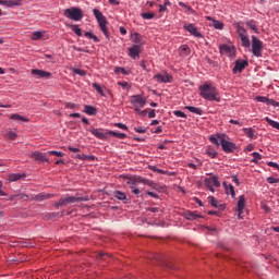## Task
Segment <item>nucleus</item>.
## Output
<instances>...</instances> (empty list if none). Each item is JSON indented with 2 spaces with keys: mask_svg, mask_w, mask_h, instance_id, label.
Returning <instances> with one entry per match:
<instances>
[{
  "mask_svg": "<svg viewBox=\"0 0 279 279\" xmlns=\"http://www.w3.org/2000/svg\"><path fill=\"white\" fill-rule=\"evenodd\" d=\"M222 186L225 187L227 195H231L232 199H234V197H236V192L234 191V186L232 184H228V183L223 182Z\"/></svg>",
  "mask_w": 279,
  "mask_h": 279,
  "instance_id": "412c9836",
  "label": "nucleus"
},
{
  "mask_svg": "<svg viewBox=\"0 0 279 279\" xmlns=\"http://www.w3.org/2000/svg\"><path fill=\"white\" fill-rule=\"evenodd\" d=\"M118 86H121L122 88H130V84H128V82H118Z\"/></svg>",
  "mask_w": 279,
  "mask_h": 279,
  "instance_id": "0e129e2a",
  "label": "nucleus"
},
{
  "mask_svg": "<svg viewBox=\"0 0 279 279\" xmlns=\"http://www.w3.org/2000/svg\"><path fill=\"white\" fill-rule=\"evenodd\" d=\"M68 149L70 151H72L73 154H80V148L73 147V146H69Z\"/></svg>",
  "mask_w": 279,
  "mask_h": 279,
  "instance_id": "e2e57ef3",
  "label": "nucleus"
},
{
  "mask_svg": "<svg viewBox=\"0 0 279 279\" xmlns=\"http://www.w3.org/2000/svg\"><path fill=\"white\" fill-rule=\"evenodd\" d=\"M148 118H149V119H156V110H155V109H151V110L148 112Z\"/></svg>",
  "mask_w": 279,
  "mask_h": 279,
  "instance_id": "69168bd1",
  "label": "nucleus"
},
{
  "mask_svg": "<svg viewBox=\"0 0 279 279\" xmlns=\"http://www.w3.org/2000/svg\"><path fill=\"white\" fill-rule=\"evenodd\" d=\"M31 158H34L36 162H49V157H47V155L41 151L33 153Z\"/></svg>",
  "mask_w": 279,
  "mask_h": 279,
  "instance_id": "f3484780",
  "label": "nucleus"
},
{
  "mask_svg": "<svg viewBox=\"0 0 279 279\" xmlns=\"http://www.w3.org/2000/svg\"><path fill=\"white\" fill-rule=\"evenodd\" d=\"M131 40L132 43H135V45H140L141 40H143V37L138 33L131 34Z\"/></svg>",
  "mask_w": 279,
  "mask_h": 279,
  "instance_id": "473e14b6",
  "label": "nucleus"
},
{
  "mask_svg": "<svg viewBox=\"0 0 279 279\" xmlns=\"http://www.w3.org/2000/svg\"><path fill=\"white\" fill-rule=\"evenodd\" d=\"M66 27L72 29L74 34H76L78 37L82 36V28H80V25L77 24H68Z\"/></svg>",
  "mask_w": 279,
  "mask_h": 279,
  "instance_id": "c85d7f7f",
  "label": "nucleus"
},
{
  "mask_svg": "<svg viewBox=\"0 0 279 279\" xmlns=\"http://www.w3.org/2000/svg\"><path fill=\"white\" fill-rule=\"evenodd\" d=\"M206 21H210L211 22V27H214L215 29H223L225 25L222 22H220L219 20H215L211 16H206Z\"/></svg>",
  "mask_w": 279,
  "mask_h": 279,
  "instance_id": "6ab92c4d",
  "label": "nucleus"
},
{
  "mask_svg": "<svg viewBox=\"0 0 279 279\" xmlns=\"http://www.w3.org/2000/svg\"><path fill=\"white\" fill-rule=\"evenodd\" d=\"M48 154L49 156H57L58 158H62V156H64V153L58 150H50Z\"/></svg>",
  "mask_w": 279,
  "mask_h": 279,
  "instance_id": "09e8293b",
  "label": "nucleus"
},
{
  "mask_svg": "<svg viewBox=\"0 0 279 279\" xmlns=\"http://www.w3.org/2000/svg\"><path fill=\"white\" fill-rule=\"evenodd\" d=\"M248 64L247 60H236L233 68V74L236 75V73H243V70L248 66Z\"/></svg>",
  "mask_w": 279,
  "mask_h": 279,
  "instance_id": "4468645a",
  "label": "nucleus"
},
{
  "mask_svg": "<svg viewBox=\"0 0 279 279\" xmlns=\"http://www.w3.org/2000/svg\"><path fill=\"white\" fill-rule=\"evenodd\" d=\"M219 49L220 53H230L232 51V48L228 45H220Z\"/></svg>",
  "mask_w": 279,
  "mask_h": 279,
  "instance_id": "37998d69",
  "label": "nucleus"
},
{
  "mask_svg": "<svg viewBox=\"0 0 279 279\" xmlns=\"http://www.w3.org/2000/svg\"><path fill=\"white\" fill-rule=\"evenodd\" d=\"M199 95L206 101H221V96L213 83L207 82L199 86Z\"/></svg>",
  "mask_w": 279,
  "mask_h": 279,
  "instance_id": "f03ea898",
  "label": "nucleus"
},
{
  "mask_svg": "<svg viewBox=\"0 0 279 279\" xmlns=\"http://www.w3.org/2000/svg\"><path fill=\"white\" fill-rule=\"evenodd\" d=\"M46 33V31H35L31 36V40H40Z\"/></svg>",
  "mask_w": 279,
  "mask_h": 279,
  "instance_id": "bb28decb",
  "label": "nucleus"
},
{
  "mask_svg": "<svg viewBox=\"0 0 279 279\" xmlns=\"http://www.w3.org/2000/svg\"><path fill=\"white\" fill-rule=\"evenodd\" d=\"M184 29L191 34V36H194V38H204V35L197 29V26L195 24H185Z\"/></svg>",
  "mask_w": 279,
  "mask_h": 279,
  "instance_id": "f8f14e48",
  "label": "nucleus"
},
{
  "mask_svg": "<svg viewBox=\"0 0 279 279\" xmlns=\"http://www.w3.org/2000/svg\"><path fill=\"white\" fill-rule=\"evenodd\" d=\"M85 37H86V38H89L90 40H94V43H99V37L93 35V33H90V32H86V33H85Z\"/></svg>",
  "mask_w": 279,
  "mask_h": 279,
  "instance_id": "49530a36",
  "label": "nucleus"
},
{
  "mask_svg": "<svg viewBox=\"0 0 279 279\" xmlns=\"http://www.w3.org/2000/svg\"><path fill=\"white\" fill-rule=\"evenodd\" d=\"M206 154L208 155L209 158H216L219 155V153H217V150L213 147H207Z\"/></svg>",
  "mask_w": 279,
  "mask_h": 279,
  "instance_id": "f704fd0d",
  "label": "nucleus"
},
{
  "mask_svg": "<svg viewBox=\"0 0 279 279\" xmlns=\"http://www.w3.org/2000/svg\"><path fill=\"white\" fill-rule=\"evenodd\" d=\"M153 134H160L162 133V126H157L155 130H151Z\"/></svg>",
  "mask_w": 279,
  "mask_h": 279,
  "instance_id": "338daca9",
  "label": "nucleus"
},
{
  "mask_svg": "<svg viewBox=\"0 0 279 279\" xmlns=\"http://www.w3.org/2000/svg\"><path fill=\"white\" fill-rule=\"evenodd\" d=\"M31 73L40 80H49V77H51V72H47L45 70L33 69Z\"/></svg>",
  "mask_w": 279,
  "mask_h": 279,
  "instance_id": "dca6fc26",
  "label": "nucleus"
},
{
  "mask_svg": "<svg viewBox=\"0 0 279 279\" xmlns=\"http://www.w3.org/2000/svg\"><path fill=\"white\" fill-rule=\"evenodd\" d=\"M179 51L184 53V56H189V53H191V48L187 45H182L180 46Z\"/></svg>",
  "mask_w": 279,
  "mask_h": 279,
  "instance_id": "a19ab883",
  "label": "nucleus"
},
{
  "mask_svg": "<svg viewBox=\"0 0 279 279\" xmlns=\"http://www.w3.org/2000/svg\"><path fill=\"white\" fill-rule=\"evenodd\" d=\"M142 49L140 45H133L131 48H129V56L132 58V60H138L141 58Z\"/></svg>",
  "mask_w": 279,
  "mask_h": 279,
  "instance_id": "ddd939ff",
  "label": "nucleus"
},
{
  "mask_svg": "<svg viewBox=\"0 0 279 279\" xmlns=\"http://www.w3.org/2000/svg\"><path fill=\"white\" fill-rule=\"evenodd\" d=\"M185 110H189V112H192L193 114H198L199 117L204 114V110H202V108H196L193 106H185Z\"/></svg>",
  "mask_w": 279,
  "mask_h": 279,
  "instance_id": "393cba45",
  "label": "nucleus"
},
{
  "mask_svg": "<svg viewBox=\"0 0 279 279\" xmlns=\"http://www.w3.org/2000/svg\"><path fill=\"white\" fill-rule=\"evenodd\" d=\"M268 106H274V108H279V102L268 98Z\"/></svg>",
  "mask_w": 279,
  "mask_h": 279,
  "instance_id": "4d7b16f0",
  "label": "nucleus"
},
{
  "mask_svg": "<svg viewBox=\"0 0 279 279\" xmlns=\"http://www.w3.org/2000/svg\"><path fill=\"white\" fill-rule=\"evenodd\" d=\"M93 88H95V90H97V93L101 97H106V94H104V89L101 88V85H99L98 83H93Z\"/></svg>",
  "mask_w": 279,
  "mask_h": 279,
  "instance_id": "ea45409f",
  "label": "nucleus"
},
{
  "mask_svg": "<svg viewBox=\"0 0 279 279\" xmlns=\"http://www.w3.org/2000/svg\"><path fill=\"white\" fill-rule=\"evenodd\" d=\"M86 157H87V155H84V154H77L76 156H75V158L77 159V160H86Z\"/></svg>",
  "mask_w": 279,
  "mask_h": 279,
  "instance_id": "680f3d73",
  "label": "nucleus"
},
{
  "mask_svg": "<svg viewBox=\"0 0 279 279\" xmlns=\"http://www.w3.org/2000/svg\"><path fill=\"white\" fill-rule=\"evenodd\" d=\"M114 125H116V128H119V130H128V125H125V124H123L121 122L116 123Z\"/></svg>",
  "mask_w": 279,
  "mask_h": 279,
  "instance_id": "052dcab7",
  "label": "nucleus"
},
{
  "mask_svg": "<svg viewBox=\"0 0 279 279\" xmlns=\"http://www.w3.org/2000/svg\"><path fill=\"white\" fill-rule=\"evenodd\" d=\"M141 16H142V19L149 21V20L154 19V16H156V14H154L153 12H148V13H142Z\"/></svg>",
  "mask_w": 279,
  "mask_h": 279,
  "instance_id": "de8ad7c7",
  "label": "nucleus"
},
{
  "mask_svg": "<svg viewBox=\"0 0 279 279\" xmlns=\"http://www.w3.org/2000/svg\"><path fill=\"white\" fill-rule=\"evenodd\" d=\"M236 34L240 37V40L242 43V47H244L245 49H248L251 43H250V37L247 36V31L245 29V27L241 26V24H236Z\"/></svg>",
  "mask_w": 279,
  "mask_h": 279,
  "instance_id": "423d86ee",
  "label": "nucleus"
},
{
  "mask_svg": "<svg viewBox=\"0 0 279 279\" xmlns=\"http://www.w3.org/2000/svg\"><path fill=\"white\" fill-rule=\"evenodd\" d=\"M198 217H202V216L197 215L195 213H192V211H186L185 213V219H187L190 221H195V219H198Z\"/></svg>",
  "mask_w": 279,
  "mask_h": 279,
  "instance_id": "72a5a7b5",
  "label": "nucleus"
},
{
  "mask_svg": "<svg viewBox=\"0 0 279 279\" xmlns=\"http://www.w3.org/2000/svg\"><path fill=\"white\" fill-rule=\"evenodd\" d=\"M145 182H147V180L143 179V177H126V184L131 185V191L134 193V195H141V190H138L136 185L145 184Z\"/></svg>",
  "mask_w": 279,
  "mask_h": 279,
  "instance_id": "39448f33",
  "label": "nucleus"
},
{
  "mask_svg": "<svg viewBox=\"0 0 279 279\" xmlns=\"http://www.w3.org/2000/svg\"><path fill=\"white\" fill-rule=\"evenodd\" d=\"M180 8H184L185 12L187 14H197V12L195 10H193V8H191V5L184 3V2H179Z\"/></svg>",
  "mask_w": 279,
  "mask_h": 279,
  "instance_id": "7c9ffc66",
  "label": "nucleus"
},
{
  "mask_svg": "<svg viewBox=\"0 0 279 279\" xmlns=\"http://www.w3.org/2000/svg\"><path fill=\"white\" fill-rule=\"evenodd\" d=\"M11 121H23L24 123H28L29 119L19 114V113H13L10 116Z\"/></svg>",
  "mask_w": 279,
  "mask_h": 279,
  "instance_id": "a878e982",
  "label": "nucleus"
},
{
  "mask_svg": "<svg viewBox=\"0 0 279 279\" xmlns=\"http://www.w3.org/2000/svg\"><path fill=\"white\" fill-rule=\"evenodd\" d=\"M210 143L219 147L221 145L225 154H234L236 151V144L230 141V136L226 133H217L216 135L209 136Z\"/></svg>",
  "mask_w": 279,
  "mask_h": 279,
  "instance_id": "f257e3e1",
  "label": "nucleus"
},
{
  "mask_svg": "<svg viewBox=\"0 0 279 279\" xmlns=\"http://www.w3.org/2000/svg\"><path fill=\"white\" fill-rule=\"evenodd\" d=\"M208 202L214 208H217V198L215 196H208Z\"/></svg>",
  "mask_w": 279,
  "mask_h": 279,
  "instance_id": "3c124183",
  "label": "nucleus"
},
{
  "mask_svg": "<svg viewBox=\"0 0 279 279\" xmlns=\"http://www.w3.org/2000/svg\"><path fill=\"white\" fill-rule=\"evenodd\" d=\"M265 121L268 123V125H270L275 130H279V122L278 121H274L269 117H266Z\"/></svg>",
  "mask_w": 279,
  "mask_h": 279,
  "instance_id": "c9c22d12",
  "label": "nucleus"
},
{
  "mask_svg": "<svg viewBox=\"0 0 279 279\" xmlns=\"http://www.w3.org/2000/svg\"><path fill=\"white\" fill-rule=\"evenodd\" d=\"M253 159L251 160V162H254L255 165L258 162V160L263 159V156L259 155L257 151L252 153Z\"/></svg>",
  "mask_w": 279,
  "mask_h": 279,
  "instance_id": "c03bdc74",
  "label": "nucleus"
},
{
  "mask_svg": "<svg viewBox=\"0 0 279 279\" xmlns=\"http://www.w3.org/2000/svg\"><path fill=\"white\" fill-rule=\"evenodd\" d=\"M26 178L25 173H11L7 177L8 182H19V180H23Z\"/></svg>",
  "mask_w": 279,
  "mask_h": 279,
  "instance_id": "aec40b11",
  "label": "nucleus"
},
{
  "mask_svg": "<svg viewBox=\"0 0 279 279\" xmlns=\"http://www.w3.org/2000/svg\"><path fill=\"white\" fill-rule=\"evenodd\" d=\"M83 112H85V114H88L89 117H95V114H97V108H95L90 105H86L84 107Z\"/></svg>",
  "mask_w": 279,
  "mask_h": 279,
  "instance_id": "5701e85b",
  "label": "nucleus"
},
{
  "mask_svg": "<svg viewBox=\"0 0 279 279\" xmlns=\"http://www.w3.org/2000/svg\"><path fill=\"white\" fill-rule=\"evenodd\" d=\"M145 104H147V98L141 95H135L131 97V105L133 106L135 111L145 108Z\"/></svg>",
  "mask_w": 279,
  "mask_h": 279,
  "instance_id": "6e6552de",
  "label": "nucleus"
},
{
  "mask_svg": "<svg viewBox=\"0 0 279 279\" xmlns=\"http://www.w3.org/2000/svg\"><path fill=\"white\" fill-rule=\"evenodd\" d=\"M63 14L65 19H69L70 21L80 22L82 21V19H84V12L82 11V9L76 7L65 9L63 11Z\"/></svg>",
  "mask_w": 279,
  "mask_h": 279,
  "instance_id": "20e7f679",
  "label": "nucleus"
},
{
  "mask_svg": "<svg viewBox=\"0 0 279 279\" xmlns=\"http://www.w3.org/2000/svg\"><path fill=\"white\" fill-rule=\"evenodd\" d=\"M134 131L137 132V134H145V132H147V129L143 126H135Z\"/></svg>",
  "mask_w": 279,
  "mask_h": 279,
  "instance_id": "864d4df0",
  "label": "nucleus"
},
{
  "mask_svg": "<svg viewBox=\"0 0 279 279\" xmlns=\"http://www.w3.org/2000/svg\"><path fill=\"white\" fill-rule=\"evenodd\" d=\"M267 165H268V167H272L274 169H278V171H279V165L277 162L268 161Z\"/></svg>",
  "mask_w": 279,
  "mask_h": 279,
  "instance_id": "13d9d810",
  "label": "nucleus"
},
{
  "mask_svg": "<svg viewBox=\"0 0 279 279\" xmlns=\"http://www.w3.org/2000/svg\"><path fill=\"white\" fill-rule=\"evenodd\" d=\"M90 132H92V134L94 136H96V138H99L100 141L106 140V135H105V133L101 132V130H99V129H92Z\"/></svg>",
  "mask_w": 279,
  "mask_h": 279,
  "instance_id": "cd10ccee",
  "label": "nucleus"
},
{
  "mask_svg": "<svg viewBox=\"0 0 279 279\" xmlns=\"http://www.w3.org/2000/svg\"><path fill=\"white\" fill-rule=\"evenodd\" d=\"M242 130L245 136H247V138H251V141H254L256 138V131L253 128H244Z\"/></svg>",
  "mask_w": 279,
  "mask_h": 279,
  "instance_id": "4be33fe9",
  "label": "nucleus"
},
{
  "mask_svg": "<svg viewBox=\"0 0 279 279\" xmlns=\"http://www.w3.org/2000/svg\"><path fill=\"white\" fill-rule=\"evenodd\" d=\"M252 53L255 58H263V41L256 36H252Z\"/></svg>",
  "mask_w": 279,
  "mask_h": 279,
  "instance_id": "0eeeda50",
  "label": "nucleus"
},
{
  "mask_svg": "<svg viewBox=\"0 0 279 279\" xmlns=\"http://www.w3.org/2000/svg\"><path fill=\"white\" fill-rule=\"evenodd\" d=\"M107 134H109V136H114L116 138H120L121 141H123V138H128V135L125 133L109 131L107 132Z\"/></svg>",
  "mask_w": 279,
  "mask_h": 279,
  "instance_id": "2f4dec72",
  "label": "nucleus"
},
{
  "mask_svg": "<svg viewBox=\"0 0 279 279\" xmlns=\"http://www.w3.org/2000/svg\"><path fill=\"white\" fill-rule=\"evenodd\" d=\"M135 112H137V114H138L140 117H147V110L138 109V110H136Z\"/></svg>",
  "mask_w": 279,
  "mask_h": 279,
  "instance_id": "bf43d9fd",
  "label": "nucleus"
},
{
  "mask_svg": "<svg viewBox=\"0 0 279 279\" xmlns=\"http://www.w3.org/2000/svg\"><path fill=\"white\" fill-rule=\"evenodd\" d=\"M255 101H259L260 104H266L268 106L269 98L266 96H256Z\"/></svg>",
  "mask_w": 279,
  "mask_h": 279,
  "instance_id": "79ce46f5",
  "label": "nucleus"
},
{
  "mask_svg": "<svg viewBox=\"0 0 279 279\" xmlns=\"http://www.w3.org/2000/svg\"><path fill=\"white\" fill-rule=\"evenodd\" d=\"M114 197H116L117 199H120L121 202L128 199V195H125V193L119 192V191H116V192H114Z\"/></svg>",
  "mask_w": 279,
  "mask_h": 279,
  "instance_id": "4c0bfd02",
  "label": "nucleus"
},
{
  "mask_svg": "<svg viewBox=\"0 0 279 279\" xmlns=\"http://www.w3.org/2000/svg\"><path fill=\"white\" fill-rule=\"evenodd\" d=\"M0 197H8V193L3 191V181L0 180Z\"/></svg>",
  "mask_w": 279,
  "mask_h": 279,
  "instance_id": "6e6d98bb",
  "label": "nucleus"
},
{
  "mask_svg": "<svg viewBox=\"0 0 279 279\" xmlns=\"http://www.w3.org/2000/svg\"><path fill=\"white\" fill-rule=\"evenodd\" d=\"M65 108H68L69 110H80V105L75 102H66Z\"/></svg>",
  "mask_w": 279,
  "mask_h": 279,
  "instance_id": "a18cd8bd",
  "label": "nucleus"
},
{
  "mask_svg": "<svg viewBox=\"0 0 279 279\" xmlns=\"http://www.w3.org/2000/svg\"><path fill=\"white\" fill-rule=\"evenodd\" d=\"M244 151H254V146L252 145V144H248L246 147H245V149H244Z\"/></svg>",
  "mask_w": 279,
  "mask_h": 279,
  "instance_id": "774afa93",
  "label": "nucleus"
},
{
  "mask_svg": "<svg viewBox=\"0 0 279 279\" xmlns=\"http://www.w3.org/2000/svg\"><path fill=\"white\" fill-rule=\"evenodd\" d=\"M75 202H84V198L77 196H69L61 198L58 203V206H64L66 204H75Z\"/></svg>",
  "mask_w": 279,
  "mask_h": 279,
  "instance_id": "2eb2a0df",
  "label": "nucleus"
},
{
  "mask_svg": "<svg viewBox=\"0 0 279 279\" xmlns=\"http://www.w3.org/2000/svg\"><path fill=\"white\" fill-rule=\"evenodd\" d=\"M174 117H180L181 119H186V113H184V111H173Z\"/></svg>",
  "mask_w": 279,
  "mask_h": 279,
  "instance_id": "603ef678",
  "label": "nucleus"
},
{
  "mask_svg": "<svg viewBox=\"0 0 279 279\" xmlns=\"http://www.w3.org/2000/svg\"><path fill=\"white\" fill-rule=\"evenodd\" d=\"M51 197V194H38L33 199H36V202H43V199H49Z\"/></svg>",
  "mask_w": 279,
  "mask_h": 279,
  "instance_id": "58836bf2",
  "label": "nucleus"
},
{
  "mask_svg": "<svg viewBox=\"0 0 279 279\" xmlns=\"http://www.w3.org/2000/svg\"><path fill=\"white\" fill-rule=\"evenodd\" d=\"M19 134L16 133V131H13L12 129H10L5 134H4V138H7L8 141H16Z\"/></svg>",
  "mask_w": 279,
  "mask_h": 279,
  "instance_id": "b1692460",
  "label": "nucleus"
},
{
  "mask_svg": "<svg viewBox=\"0 0 279 279\" xmlns=\"http://www.w3.org/2000/svg\"><path fill=\"white\" fill-rule=\"evenodd\" d=\"M73 73H75L76 75H81V77H84V75H86V71L81 69H74Z\"/></svg>",
  "mask_w": 279,
  "mask_h": 279,
  "instance_id": "5fc2aeb1",
  "label": "nucleus"
},
{
  "mask_svg": "<svg viewBox=\"0 0 279 279\" xmlns=\"http://www.w3.org/2000/svg\"><path fill=\"white\" fill-rule=\"evenodd\" d=\"M0 5H5L7 8H21V5H23V0H2Z\"/></svg>",
  "mask_w": 279,
  "mask_h": 279,
  "instance_id": "a211bd4d",
  "label": "nucleus"
},
{
  "mask_svg": "<svg viewBox=\"0 0 279 279\" xmlns=\"http://www.w3.org/2000/svg\"><path fill=\"white\" fill-rule=\"evenodd\" d=\"M114 73L116 75H119L120 73H122V75H130V73H132V70L130 69H125V68H121V66H117L114 69Z\"/></svg>",
  "mask_w": 279,
  "mask_h": 279,
  "instance_id": "c756f323",
  "label": "nucleus"
},
{
  "mask_svg": "<svg viewBox=\"0 0 279 279\" xmlns=\"http://www.w3.org/2000/svg\"><path fill=\"white\" fill-rule=\"evenodd\" d=\"M266 180L268 184H279V178L268 177Z\"/></svg>",
  "mask_w": 279,
  "mask_h": 279,
  "instance_id": "8fccbe9b",
  "label": "nucleus"
},
{
  "mask_svg": "<svg viewBox=\"0 0 279 279\" xmlns=\"http://www.w3.org/2000/svg\"><path fill=\"white\" fill-rule=\"evenodd\" d=\"M154 80H156V82H159V84H171V82H173V76L165 72L163 74H156L154 76Z\"/></svg>",
  "mask_w": 279,
  "mask_h": 279,
  "instance_id": "9b49d317",
  "label": "nucleus"
},
{
  "mask_svg": "<svg viewBox=\"0 0 279 279\" xmlns=\"http://www.w3.org/2000/svg\"><path fill=\"white\" fill-rule=\"evenodd\" d=\"M246 25H247V27H250V29L255 32V34H258V27L256 26V21H254V20L247 21Z\"/></svg>",
  "mask_w": 279,
  "mask_h": 279,
  "instance_id": "e433bc0d",
  "label": "nucleus"
},
{
  "mask_svg": "<svg viewBox=\"0 0 279 279\" xmlns=\"http://www.w3.org/2000/svg\"><path fill=\"white\" fill-rule=\"evenodd\" d=\"M205 186L211 191V193H215V189H219L221 183L219 182V178L217 175H213L205 179Z\"/></svg>",
  "mask_w": 279,
  "mask_h": 279,
  "instance_id": "1a4fd4ad",
  "label": "nucleus"
},
{
  "mask_svg": "<svg viewBox=\"0 0 279 279\" xmlns=\"http://www.w3.org/2000/svg\"><path fill=\"white\" fill-rule=\"evenodd\" d=\"M93 13L95 19L97 20L100 32H102L106 38H110V33L108 32V20L106 19V15H104V13L99 11V9H94Z\"/></svg>",
  "mask_w": 279,
  "mask_h": 279,
  "instance_id": "7ed1b4c3",
  "label": "nucleus"
},
{
  "mask_svg": "<svg viewBox=\"0 0 279 279\" xmlns=\"http://www.w3.org/2000/svg\"><path fill=\"white\" fill-rule=\"evenodd\" d=\"M245 204L247 201L245 199V195L239 196V201L235 207V211L238 213V219H243V213L245 210Z\"/></svg>",
  "mask_w": 279,
  "mask_h": 279,
  "instance_id": "9d476101",
  "label": "nucleus"
}]
</instances>
